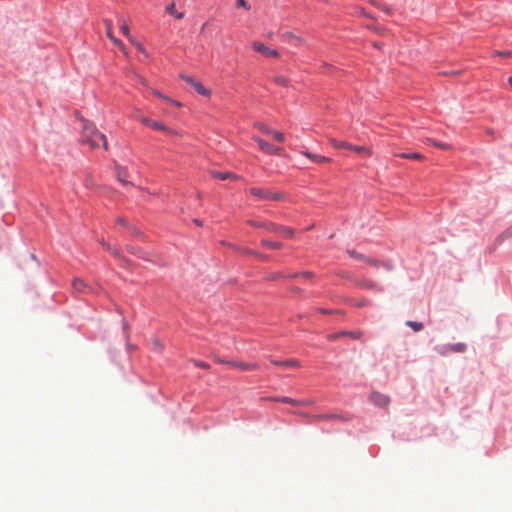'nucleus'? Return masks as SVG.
<instances>
[{"mask_svg":"<svg viewBox=\"0 0 512 512\" xmlns=\"http://www.w3.org/2000/svg\"><path fill=\"white\" fill-rule=\"evenodd\" d=\"M82 143L89 145L90 149L95 150L102 147L105 151L108 150V143L106 136L97 130L95 125L89 121L83 120L82 126Z\"/></svg>","mask_w":512,"mask_h":512,"instance_id":"f257e3e1","label":"nucleus"},{"mask_svg":"<svg viewBox=\"0 0 512 512\" xmlns=\"http://www.w3.org/2000/svg\"><path fill=\"white\" fill-rule=\"evenodd\" d=\"M249 191L251 195L263 201H282L284 199L282 192H273L265 188L252 187Z\"/></svg>","mask_w":512,"mask_h":512,"instance_id":"f03ea898","label":"nucleus"},{"mask_svg":"<svg viewBox=\"0 0 512 512\" xmlns=\"http://www.w3.org/2000/svg\"><path fill=\"white\" fill-rule=\"evenodd\" d=\"M438 354L442 356H446L449 353H462L466 350V345L464 343H456V344H444L437 346L435 348Z\"/></svg>","mask_w":512,"mask_h":512,"instance_id":"7ed1b4c3","label":"nucleus"},{"mask_svg":"<svg viewBox=\"0 0 512 512\" xmlns=\"http://www.w3.org/2000/svg\"><path fill=\"white\" fill-rule=\"evenodd\" d=\"M332 145L335 147V148H346L348 150H353L359 154H363L365 156H370L371 155V152L369 151L368 148L364 147V146H354L348 142H344V141H337V140H332Z\"/></svg>","mask_w":512,"mask_h":512,"instance_id":"20e7f679","label":"nucleus"},{"mask_svg":"<svg viewBox=\"0 0 512 512\" xmlns=\"http://www.w3.org/2000/svg\"><path fill=\"white\" fill-rule=\"evenodd\" d=\"M252 139L258 144L259 148L263 152L268 153V154H274V155L282 154V151H283L282 148L275 147V146L271 145L270 143H268L267 141H265L257 136H253Z\"/></svg>","mask_w":512,"mask_h":512,"instance_id":"39448f33","label":"nucleus"},{"mask_svg":"<svg viewBox=\"0 0 512 512\" xmlns=\"http://www.w3.org/2000/svg\"><path fill=\"white\" fill-rule=\"evenodd\" d=\"M252 48L255 51L263 54L266 57H270V58H278L279 57V53H278L277 50L269 48L268 46H266L262 42H259V41L253 42L252 43Z\"/></svg>","mask_w":512,"mask_h":512,"instance_id":"423d86ee","label":"nucleus"},{"mask_svg":"<svg viewBox=\"0 0 512 512\" xmlns=\"http://www.w3.org/2000/svg\"><path fill=\"white\" fill-rule=\"evenodd\" d=\"M181 78L184 81H186L187 83H189L196 90V92L199 93L200 95H203V96L210 95V91L208 89H206L200 82L196 81L194 78L189 77V76H184V75H182Z\"/></svg>","mask_w":512,"mask_h":512,"instance_id":"0eeeda50","label":"nucleus"},{"mask_svg":"<svg viewBox=\"0 0 512 512\" xmlns=\"http://www.w3.org/2000/svg\"><path fill=\"white\" fill-rule=\"evenodd\" d=\"M269 230H271L273 232L280 233V234H282L283 236H285L287 238H292L294 236V230L293 229H291L289 227L278 226V225L273 224V223H269Z\"/></svg>","mask_w":512,"mask_h":512,"instance_id":"6e6552de","label":"nucleus"},{"mask_svg":"<svg viewBox=\"0 0 512 512\" xmlns=\"http://www.w3.org/2000/svg\"><path fill=\"white\" fill-rule=\"evenodd\" d=\"M371 401L381 407H385L389 404V398L386 395L374 392L370 395Z\"/></svg>","mask_w":512,"mask_h":512,"instance_id":"1a4fd4ad","label":"nucleus"},{"mask_svg":"<svg viewBox=\"0 0 512 512\" xmlns=\"http://www.w3.org/2000/svg\"><path fill=\"white\" fill-rule=\"evenodd\" d=\"M230 366L239 368L243 371H253V370L259 369V365L257 363H246V362L233 361V362H230Z\"/></svg>","mask_w":512,"mask_h":512,"instance_id":"9d476101","label":"nucleus"},{"mask_svg":"<svg viewBox=\"0 0 512 512\" xmlns=\"http://www.w3.org/2000/svg\"><path fill=\"white\" fill-rule=\"evenodd\" d=\"M212 177L220 180H226V179H234L238 180L240 177L236 174L229 173V172H219V171H211Z\"/></svg>","mask_w":512,"mask_h":512,"instance_id":"9b49d317","label":"nucleus"},{"mask_svg":"<svg viewBox=\"0 0 512 512\" xmlns=\"http://www.w3.org/2000/svg\"><path fill=\"white\" fill-rule=\"evenodd\" d=\"M101 245H102V246H103L107 251H109L113 256H115L116 258L121 259L125 264H128V263H129V262H128V260H127V259H125V258L122 256L121 252H120L118 249L111 247V246H110L108 243H106L104 240H102V241H101Z\"/></svg>","mask_w":512,"mask_h":512,"instance_id":"f8f14e48","label":"nucleus"},{"mask_svg":"<svg viewBox=\"0 0 512 512\" xmlns=\"http://www.w3.org/2000/svg\"><path fill=\"white\" fill-rule=\"evenodd\" d=\"M271 363L274 365H277V366H282V367H291V368L300 367V363L296 359H288L286 361L271 360Z\"/></svg>","mask_w":512,"mask_h":512,"instance_id":"ddd939ff","label":"nucleus"},{"mask_svg":"<svg viewBox=\"0 0 512 512\" xmlns=\"http://www.w3.org/2000/svg\"><path fill=\"white\" fill-rule=\"evenodd\" d=\"M302 154L304 156H306L307 158L315 161V162H319V163H324V162H330L331 159L328 158V157H325V156H320V155H316V154H313L311 152H308V151H305V152H302Z\"/></svg>","mask_w":512,"mask_h":512,"instance_id":"4468645a","label":"nucleus"},{"mask_svg":"<svg viewBox=\"0 0 512 512\" xmlns=\"http://www.w3.org/2000/svg\"><path fill=\"white\" fill-rule=\"evenodd\" d=\"M150 127L152 129H155V130H162V131H166L172 135H177V132L175 130H171L169 129L167 126H165L163 123L161 122H158V121H153L151 122V125Z\"/></svg>","mask_w":512,"mask_h":512,"instance_id":"2eb2a0df","label":"nucleus"},{"mask_svg":"<svg viewBox=\"0 0 512 512\" xmlns=\"http://www.w3.org/2000/svg\"><path fill=\"white\" fill-rule=\"evenodd\" d=\"M72 287L76 292H85L88 289V286L82 279H75L72 283Z\"/></svg>","mask_w":512,"mask_h":512,"instance_id":"dca6fc26","label":"nucleus"},{"mask_svg":"<svg viewBox=\"0 0 512 512\" xmlns=\"http://www.w3.org/2000/svg\"><path fill=\"white\" fill-rule=\"evenodd\" d=\"M365 261L369 264V265H372V266H375V267H378V266H383L386 270L388 271H391L393 269V266L391 263L389 262H383V263H379L377 260H374V259H371V258H365Z\"/></svg>","mask_w":512,"mask_h":512,"instance_id":"f3484780","label":"nucleus"},{"mask_svg":"<svg viewBox=\"0 0 512 512\" xmlns=\"http://www.w3.org/2000/svg\"><path fill=\"white\" fill-rule=\"evenodd\" d=\"M116 174H117V179L123 183V184H128V182L126 181V177H127V172L126 170L121 167V166H116Z\"/></svg>","mask_w":512,"mask_h":512,"instance_id":"a211bd4d","label":"nucleus"},{"mask_svg":"<svg viewBox=\"0 0 512 512\" xmlns=\"http://www.w3.org/2000/svg\"><path fill=\"white\" fill-rule=\"evenodd\" d=\"M272 400L281 402V403H285V404H290L293 406H300V401L292 399L290 397H279V398H273Z\"/></svg>","mask_w":512,"mask_h":512,"instance_id":"6ab92c4d","label":"nucleus"},{"mask_svg":"<svg viewBox=\"0 0 512 512\" xmlns=\"http://www.w3.org/2000/svg\"><path fill=\"white\" fill-rule=\"evenodd\" d=\"M107 36L116 44L119 46V48L125 53V48L122 42L115 38L111 32V24H107Z\"/></svg>","mask_w":512,"mask_h":512,"instance_id":"aec40b11","label":"nucleus"},{"mask_svg":"<svg viewBox=\"0 0 512 512\" xmlns=\"http://www.w3.org/2000/svg\"><path fill=\"white\" fill-rule=\"evenodd\" d=\"M166 12L170 15L175 16L177 19H182L184 17V13L176 11L174 3L166 7Z\"/></svg>","mask_w":512,"mask_h":512,"instance_id":"412c9836","label":"nucleus"},{"mask_svg":"<svg viewBox=\"0 0 512 512\" xmlns=\"http://www.w3.org/2000/svg\"><path fill=\"white\" fill-rule=\"evenodd\" d=\"M397 156H399L401 158L413 159V160H423L424 159V156L419 153H401V154H398Z\"/></svg>","mask_w":512,"mask_h":512,"instance_id":"4be33fe9","label":"nucleus"},{"mask_svg":"<svg viewBox=\"0 0 512 512\" xmlns=\"http://www.w3.org/2000/svg\"><path fill=\"white\" fill-rule=\"evenodd\" d=\"M512 237V226L503 231L496 239L501 244L505 239Z\"/></svg>","mask_w":512,"mask_h":512,"instance_id":"5701e85b","label":"nucleus"},{"mask_svg":"<svg viewBox=\"0 0 512 512\" xmlns=\"http://www.w3.org/2000/svg\"><path fill=\"white\" fill-rule=\"evenodd\" d=\"M120 28H121L122 33L129 39V41L130 42H134V38L130 34L129 26L126 23V21H124V20L121 21V27Z\"/></svg>","mask_w":512,"mask_h":512,"instance_id":"b1692460","label":"nucleus"},{"mask_svg":"<svg viewBox=\"0 0 512 512\" xmlns=\"http://www.w3.org/2000/svg\"><path fill=\"white\" fill-rule=\"evenodd\" d=\"M273 80L277 85H280L283 87H288V85H289V80L286 77L281 76V75L275 76Z\"/></svg>","mask_w":512,"mask_h":512,"instance_id":"393cba45","label":"nucleus"},{"mask_svg":"<svg viewBox=\"0 0 512 512\" xmlns=\"http://www.w3.org/2000/svg\"><path fill=\"white\" fill-rule=\"evenodd\" d=\"M262 245L270 249H280L282 247V243L268 240H263Z\"/></svg>","mask_w":512,"mask_h":512,"instance_id":"a878e982","label":"nucleus"},{"mask_svg":"<svg viewBox=\"0 0 512 512\" xmlns=\"http://www.w3.org/2000/svg\"><path fill=\"white\" fill-rule=\"evenodd\" d=\"M254 126L264 134L270 135V133L272 132L271 128H269L267 125L261 122L255 123Z\"/></svg>","mask_w":512,"mask_h":512,"instance_id":"bb28decb","label":"nucleus"},{"mask_svg":"<svg viewBox=\"0 0 512 512\" xmlns=\"http://www.w3.org/2000/svg\"><path fill=\"white\" fill-rule=\"evenodd\" d=\"M406 325L411 327L415 332L421 331L423 329V324L421 322L407 321Z\"/></svg>","mask_w":512,"mask_h":512,"instance_id":"cd10ccee","label":"nucleus"},{"mask_svg":"<svg viewBox=\"0 0 512 512\" xmlns=\"http://www.w3.org/2000/svg\"><path fill=\"white\" fill-rule=\"evenodd\" d=\"M340 334L343 336H349L351 338H354V339H359L362 335L361 332L359 331H356V332H353V331H341Z\"/></svg>","mask_w":512,"mask_h":512,"instance_id":"c85d7f7f","label":"nucleus"},{"mask_svg":"<svg viewBox=\"0 0 512 512\" xmlns=\"http://www.w3.org/2000/svg\"><path fill=\"white\" fill-rule=\"evenodd\" d=\"M247 224H249L251 226H254V227H257V228H266V229L269 230V223L248 220Z\"/></svg>","mask_w":512,"mask_h":512,"instance_id":"c756f323","label":"nucleus"},{"mask_svg":"<svg viewBox=\"0 0 512 512\" xmlns=\"http://www.w3.org/2000/svg\"><path fill=\"white\" fill-rule=\"evenodd\" d=\"M270 135L277 141L279 142H284L285 141V135L280 132V131H276V130H272V132L270 133Z\"/></svg>","mask_w":512,"mask_h":512,"instance_id":"7c9ffc66","label":"nucleus"},{"mask_svg":"<svg viewBox=\"0 0 512 512\" xmlns=\"http://www.w3.org/2000/svg\"><path fill=\"white\" fill-rule=\"evenodd\" d=\"M362 287L367 289H375L378 287L377 283L371 280L364 281L360 284Z\"/></svg>","mask_w":512,"mask_h":512,"instance_id":"2f4dec72","label":"nucleus"},{"mask_svg":"<svg viewBox=\"0 0 512 512\" xmlns=\"http://www.w3.org/2000/svg\"><path fill=\"white\" fill-rule=\"evenodd\" d=\"M347 253L352 258L365 260V257L362 254L356 252L355 250H347Z\"/></svg>","mask_w":512,"mask_h":512,"instance_id":"473e14b6","label":"nucleus"},{"mask_svg":"<svg viewBox=\"0 0 512 512\" xmlns=\"http://www.w3.org/2000/svg\"><path fill=\"white\" fill-rule=\"evenodd\" d=\"M132 43L135 45V47L137 48V50L140 53H142L145 57H148V54H147L145 48L140 43H138L135 39H134V42H132Z\"/></svg>","mask_w":512,"mask_h":512,"instance_id":"72a5a7b5","label":"nucleus"},{"mask_svg":"<svg viewBox=\"0 0 512 512\" xmlns=\"http://www.w3.org/2000/svg\"><path fill=\"white\" fill-rule=\"evenodd\" d=\"M315 419L317 420H328V419H332V418H335L336 416L335 415H329V414H321V415H314L313 416Z\"/></svg>","mask_w":512,"mask_h":512,"instance_id":"f704fd0d","label":"nucleus"},{"mask_svg":"<svg viewBox=\"0 0 512 512\" xmlns=\"http://www.w3.org/2000/svg\"><path fill=\"white\" fill-rule=\"evenodd\" d=\"M137 119H138L140 122H142L143 124L148 125V126H150V125H151V122H152V120H151V119H149V118H147V117H145V116H142V115H137Z\"/></svg>","mask_w":512,"mask_h":512,"instance_id":"c9c22d12","label":"nucleus"},{"mask_svg":"<svg viewBox=\"0 0 512 512\" xmlns=\"http://www.w3.org/2000/svg\"><path fill=\"white\" fill-rule=\"evenodd\" d=\"M236 5H237V7H242L246 10L250 9V6L246 0H237Z\"/></svg>","mask_w":512,"mask_h":512,"instance_id":"e433bc0d","label":"nucleus"},{"mask_svg":"<svg viewBox=\"0 0 512 512\" xmlns=\"http://www.w3.org/2000/svg\"><path fill=\"white\" fill-rule=\"evenodd\" d=\"M284 275L281 274V273H273V274H270L266 277L267 280H277V279H280V278H283Z\"/></svg>","mask_w":512,"mask_h":512,"instance_id":"4c0bfd02","label":"nucleus"},{"mask_svg":"<svg viewBox=\"0 0 512 512\" xmlns=\"http://www.w3.org/2000/svg\"><path fill=\"white\" fill-rule=\"evenodd\" d=\"M195 365L199 368H202V369H209L210 368V365L206 362H203V361H195L194 362Z\"/></svg>","mask_w":512,"mask_h":512,"instance_id":"58836bf2","label":"nucleus"},{"mask_svg":"<svg viewBox=\"0 0 512 512\" xmlns=\"http://www.w3.org/2000/svg\"><path fill=\"white\" fill-rule=\"evenodd\" d=\"M285 38L287 39H295L297 40L298 42H303V39L299 38V37H296L294 36L291 32H287L283 35Z\"/></svg>","mask_w":512,"mask_h":512,"instance_id":"ea45409f","label":"nucleus"},{"mask_svg":"<svg viewBox=\"0 0 512 512\" xmlns=\"http://www.w3.org/2000/svg\"><path fill=\"white\" fill-rule=\"evenodd\" d=\"M432 144L440 149H449V145L446 144V143H440V142H436V141H432Z\"/></svg>","mask_w":512,"mask_h":512,"instance_id":"a19ab883","label":"nucleus"},{"mask_svg":"<svg viewBox=\"0 0 512 512\" xmlns=\"http://www.w3.org/2000/svg\"><path fill=\"white\" fill-rule=\"evenodd\" d=\"M116 222H117L119 225L123 226V227H127V228H128V227L130 226V225L128 224V222L126 221V219H124L123 217H118V218L116 219Z\"/></svg>","mask_w":512,"mask_h":512,"instance_id":"79ce46f5","label":"nucleus"},{"mask_svg":"<svg viewBox=\"0 0 512 512\" xmlns=\"http://www.w3.org/2000/svg\"><path fill=\"white\" fill-rule=\"evenodd\" d=\"M152 92H153V94H154L155 96H157V97H159V98H161V99H164V100H165V101H167V102H168V101H171V99H170L169 97H167V96L163 95L162 93H160V92H159V91H157V90H153Z\"/></svg>","mask_w":512,"mask_h":512,"instance_id":"37998d69","label":"nucleus"},{"mask_svg":"<svg viewBox=\"0 0 512 512\" xmlns=\"http://www.w3.org/2000/svg\"><path fill=\"white\" fill-rule=\"evenodd\" d=\"M340 337H342V335L340 334V332H338V333L329 334L327 338L331 341H334V340L339 339Z\"/></svg>","mask_w":512,"mask_h":512,"instance_id":"c03bdc74","label":"nucleus"},{"mask_svg":"<svg viewBox=\"0 0 512 512\" xmlns=\"http://www.w3.org/2000/svg\"><path fill=\"white\" fill-rule=\"evenodd\" d=\"M127 250L132 253V254H139L140 253V249L139 248H135V247H132V246H127Z\"/></svg>","mask_w":512,"mask_h":512,"instance_id":"a18cd8bd","label":"nucleus"},{"mask_svg":"<svg viewBox=\"0 0 512 512\" xmlns=\"http://www.w3.org/2000/svg\"><path fill=\"white\" fill-rule=\"evenodd\" d=\"M496 55L502 56V57H509L511 55L510 51H504V52H495Z\"/></svg>","mask_w":512,"mask_h":512,"instance_id":"49530a36","label":"nucleus"},{"mask_svg":"<svg viewBox=\"0 0 512 512\" xmlns=\"http://www.w3.org/2000/svg\"><path fill=\"white\" fill-rule=\"evenodd\" d=\"M311 405H313V401H311V400L300 401V406H311Z\"/></svg>","mask_w":512,"mask_h":512,"instance_id":"de8ad7c7","label":"nucleus"},{"mask_svg":"<svg viewBox=\"0 0 512 512\" xmlns=\"http://www.w3.org/2000/svg\"><path fill=\"white\" fill-rule=\"evenodd\" d=\"M215 360H216L218 363H220V364H228V365H230V362H231V361H226V360L221 359V358H218V357H217V358H215Z\"/></svg>","mask_w":512,"mask_h":512,"instance_id":"09e8293b","label":"nucleus"},{"mask_svg":"<svg viewBox=\"0 0 512 512\" xmlns=\"http://www.w3.org/2000/svg\"><path fill=\"white\" fill-rule=\"evenodd\" d=\"M300 275H301L302 277H304V278H310V277H312V273H311V272H309V271H305V272L301 273Z\"/></svg>","mask_w":512,"mask_h":512,"instance_id":"8fccbe9b","label":"nucleus"},{"mask_svg":"<svg viewBox=\"0 0 512 512\" xmlns=\"http://www.w3.org/2000/svg\"><path fill=\"white\" fill-rule=\"evenodd\" d=\"M366 304H367L366 300H362V301H359V302L355 303V305L358 306V307L365 306Z\"/></svg>","mask_w":512,"mask_h":512,"instance_id":"3c124183","label":"nucleus"},{"mask_svg":"<svg viewBox=\"0 0 512 512\" xmlns=\"http://www.w3.org/2000/svg\"><path fill=\"white\" fill-rule=\"evenodd\" d=\"M193 222L199 227L203 226V222L199 219H194Z\"/></svg>","mask_w":512,"mask_h":512,"instance_id":"603ef678","label":"nucleus"},{"mask_svg":"<svg viewBox=\"0 0 512 512\" xmlns=\"http://www.w3.org/2000/svg\"><path fill=\"white\" fill-rule=\"evenodd\" d=\"M154 345L158 348L159 351L162 350V345L160 344L159 341H154Z\"/></svg>","mask_w":512,"mask_h":512,"instance_id":"864d4df0","label":"nucleus"},{"mask_svg":"<svg viewBox=\"0 0 512 512\" xmlns=\"http://www.w3.org/2000/svg\"><path fill=\"white\" fill-rule=\"evenodd\" d=\"M256 256H258L259 258H261L262 260H267L268 257L264 254H259V253H256Z\"/></svg>","mask_w":512,"mask_h":512,"instance_id":"5fc2aeb1","label":"nucleus"},{"mask_svg":"<svg viewBox=\"0 0 512 512\" xmlns=\"http://www.w3.org/2000/svg\"><path fill=\"white\" fill-rule=\"evenodd\" d=\"M128 229L134 234H139V232L132 226H129Z\"/></svg>","mask_w":512,"mask_h":512,"instance_id":"6e6d98bb","label":"nucleus"},{"mask_svg":"<svg viewBox=\"0 0 512 512\" xmlns=\"http://www.w3.org/2000/svg\"><path fill=\"white\" fill-rule=\"evenodd\" d=\"M170 103L174 104L175 106L177 107H180L181 106V103L177 102V101H174L171 99V101H169Z\"/></svg>","mask_w":512,"mask_h":512,"instance_id":"4d7b16f0","label":"nucleus"},{"mask_svg":"<svg viewBox=\"0 0 512 512\" xmlns=\"http://www.w3.org/2000/svg\"><path fill=\"white\" fill-rule=\"evenodd\" d=\"M244 253L256 255L257 252H254L252 250H244Z\"/></svg>","mask_w":512,"mask_h":512,"instance_id":"13d9d810","label":"nucleus"},{"mask_svg":"<svg viewBox=\"0 0 512 512\" xmlns=\"http://www.w3.org/2000/svg\"><path fill=\"white\" fill-rule=\"evenodd\" d=\"M320 311H321V313H324V314L330 313L328 310H325V309H321Z\"/></svg>","mask_w":512,"mask_h":512,"instance_id":"bf43d9fd","label":"nucleus"},{"mask_svg":"<svg viewBox=\"0 0 512 512\" xmlns=\"http://www.w3.org/2000/svg\"><path fill=\"white\" fill-rule=\"evenodd\" d=\"M374 46H375L376 48H379V49L381 48L380 44H377V43H375V44H374Z\"/></svg>","mask_w":512,"mask_h":512,"instance_id":"052dcab7","label":"nucleus"},{"mask_svg":"<svg viewBox=\"0 0 512 512\" xmlns=\"http://www.w3.org/2000/svg\"><path fill=\"white\" fill-rule=\"evenodd\" d=\"M508 82L512 85V77H509Z\"/></svg>","mask_w":512,"mask_h":512,"instance_id":"680f3d73","label":"nucleus"}]
</instances>
